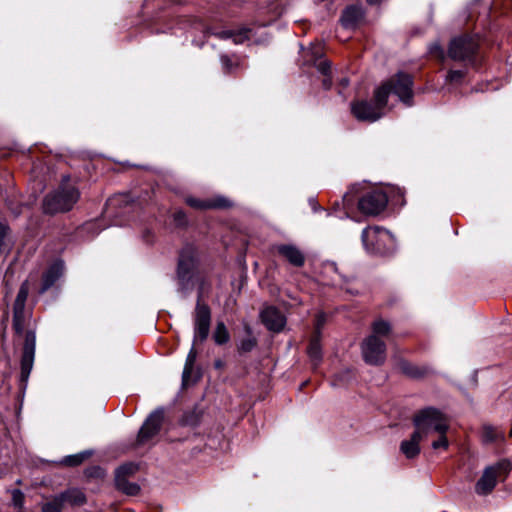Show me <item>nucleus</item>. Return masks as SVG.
<instances>
[{
    "label": "nucleus",
    "mask_w": 512,
    "mask_h": 512,
    "mask_svg": "<svg viewBox=\"0 0 512 512\" xmlns=\"http://www.w3.org/2000/svg\"><path fill=\"white\" fill-rule=\"evenodd\" d=\"M163 418V412L160 410L154 411L148 416L137 436V443L139 445L148 443L158 434Z\"/></svg>",
    "instance_id": "12"
},
{
    "label": "nucleus",
    "mask_w": 512,
    "mask_h": 512,
    "mask_svg": "<svg viewBox=\"0 0 512 512\" xmlns=\"http://www.w3.org/2000/svg\"><path fill=\"white\" fill-rule=\"evenodd\" d=\"M308 355L315 364H317L321 359L320 336L318 333L314 334L311 338L308 346Z\"/></svg>",
    "instance_id": "28"
},
{
    "label": "nucleus",
    "mask_w": 512,
    "mask_h": 512,
    "mask_svg": "<svg viewBox=\"0 0 512 512\" xmlns=\"http://www.w3.org/2000/svg\"><path fill=\"white\" fill-rule=\"evenodd\" d=\"M63 497L60 495L53 497L42 505V512H61L64 507Z\"/></svg>",
    "instance_id": "30"
},
{
    "label": "nucleus",
    "mask_w": 512,
    "mask_h": 512,
    "mask_svg": "<svg viewBox=\"0 0 512 512\" xmlns=\"http://www.w3.org/2000/svg\"><path fill=\"white\" fill-rule=\"evenodd\" d=\"M137 469H138V467L135 464H132V463L125 464V465L120 466L116 470L115 476L121 475L122 477L127 478V476L134 474L137 471Z\"/></svg>",
    "instance_id": "35"
},
{
    "label": "nucleus",
    "mask_w": 512,
    "mask_h": 512,
    "mask_svg": "<svg viewBox=\"0 0 512 512\" xmlns=\"http://www.w3.org/2000/svg\"><path fill=\"white\" fill-rule=\"evenodd\" d=\"M175 216H176V219H177V220H182V219H184V218H185V215H184V213H183V212H178V213H176V215H175Z\"/></svg>",
    "instance_id": "43"
},
{
    "label": "nucleus",
    "mask_w": 512,
    "mask_h": 512,
    "mask_svg": "<svg viewBox=\"0 0 512 512\" xmlns=\"http://www.w3.org/2000/svg\"><path fill=\"white\" fill-rule=\"evenodd\" d=\"M277 252L287 259L294 266H302L304 264V255L302 252L293 245H279L277 246Z\"/></svg>",
    "instance_id": "16"
},
{
    "label": "nucleus",
    "mask_w": 512,
    "mask_h": 512,
    "mask_svg": "<svg viewBox=\"0 0 512 512\" xmlns=\"http://www.w3.org/2000/svg\"><path fill=\"white\" fill-rule=\"evenodd\" d=\"M260 317L266 328L273 332H280L286 324L285 316L273 306L265 307Z\"/></svg>",
    "instance_id": "14"
},
{
    "label": "nucleus",
    "mask_w": 512,
    "mask_h": 512,
    "mask_svg": "<svg viewBox=\"0 0 512 512\" xmlns=\"http://www.w3.org/2000/svg\"><path fill=\"white\" fill-rule=\"evenodd\" d=\"M14 246V238L7 224L0 222V255L9 253Z\"/></svg>",
    "instance_id": "18"
},
{
    "label": "nucleus",
    "mask_w": 512,
    "mask_h": 512,
    "mask_svg": "<svg viewBox=\"0 0 512 512\" xmlns=\"http://www.w3.org/2000/svg\"><path fill=\"white\" fill-rule=\"evenodd\" d=\"M482 439L485 443L499 442L504 439V434L496 427L485 425L482 430Z\"/></svg>",
    "instance_id": "23"
},
{
    "label": "nucleus",
    "mask_w": 512,
    "mask_h": 512,
    "mask_svg": "<svg viewBox=\"0 0 512 512\" xmlns=\"http://www.w3.org/2000/svg\"><path fill=\"white\" fill-rule=\"evenodd\" d=\"M325 322V318H324V315L322 314H319L317 316V321H316V330H315V333L314 334H317L320 336V328L321 326L324 324Z\"/></svg>",
    "instance_id": "41"
},
{
    "label": "nucleus",
    "mask_w": 512,
    "mask_h": 512,
    "mask_svg": "<svg viewBox=\"0 0 512 512\" xmlns=\"http://www.w3.org/2000/svg\"><path fill=\"white\" fill-rule=\"evenodd\" d=\"M79 198L80 192L76 184L71 183L69 176H63L59 187L45 196L43 211L51 215L70 211Z\"/></svg>",
    "instance_id": "1"
},
{
    "label": "nucleus",
    "mask_w": 512,
    "mask_h": 512,
    "mask_svg": "<svg viewBox=\"0 0 512 512\" xmlns=\"http://www.w3.org/2000/svg\"><path fill=\"white\" fill-rule=\"evenodd\" d=\"M414 425L424 437L432 433L447 432L449 428L446 417L434 408H426L418 412L414 416Z\"/></svg>",
    "instance_id": "4"
},
{
    "label": "nucleus",
    "mask_w": 512,
    "mask_h": 512,
    "mask_svg": "<svg viewBox=\"0 0 512 512\" xmlns=\"http://www.w3.org/2000/svg\"><path fill=\"white\" fill-rule=\"evenodd\" d=\"M437 434H438V439L432 442V448L435 450L440 449V448L447 449L449 446V442L446 437V432L437 433Z\"/></svg>",
    "instance_id": "36"
},
{
    "label": "nucleus",
    "mask_w": 512,
    "mask_h": 512,
    "mask_svg": "<svg viewBox=\"0 0 512 512\" xmlns=\"http://www.w3.org/2000/svg\"><path fill=\"white\" fill-rule=\"evenodd\" d=\"M221 63L225 71L228 73L232 72L238 66L236 62H234L226 55L221 56Z\"/></svg>",
    "instance_id": "38"
},
{
    "label": "nucleus",
    "mask_w": 512,
    "mask_h": 512,
    "mask_svg": "<svg viewBox=\"0 0 512 512\" xmlns=\"http://www.w3.org/2000/svg\"><path fill=\"white\" fill-rule=\"evenodd\" d=\"M256 345L255 339L248 338L245 340H242L239 346V350L242 352H249L253 349V347Z\"/></svg>",
    "instance_id": "39"
},
{
    "label": "nucleus",
    "mask_w": 512,
    "mask_h": 512,
    "mask_svg": "<svg viewBox=\"0 0 512 512\" xmlns=\"http://www.w3.org/2000/svg\"><path fill=\"white\" fill-rule=\"evenodd\" d=\"M193 268V259L182 254L178 265V277L184 281L189 278L190 272Z\"/></svg>",
    "instance_id": "26"
},
{
    "label": "nucleus",
    "mask_w": 512,
    "mask_h": 512,
    "mask_svg": "<svg viewBox=\"0 0 512 512\" xmlns=\"http://www.w3.org/2000/svg\"><path fill=\"white\" fill-rule=\"evenodd\" d=\"M213 339L218 345L226 344L230 340V334L223 322H217L213 333Z\"/></svg>",
    "instance_id": "29"
},
{
    "label": "nucleus",
    "mask_w": 512,
    "mask_h": 512,
    "mask_svg": "<svg viewBox=\"0 0 512 512\" xmlns=\"http://www.w3.org/2000/svg\"><path fill=\"white\" fill-rule=\"evenodd\" d=\"M29 294V285L25 281L21 284L13 306V327L16 333L24 331L27 321L30 318L29 312L25 311V304Z\"/></svg>",
    "instance_id": "8"
},
{
    "label": "nucleus",
    "mask_w": 512,
    "mask_h": 512,
    "mask_svg": "<svg viewBox=\"0 0 512 512\" xmlns=\"http://www.w3.org/2000/svg\"><path fill=\"white\" fill-rule=\"evenodd\" d=\"M344 201L345 202H350L351 201L350 195L348 193L344 195Z\"/></svg>",
    "instance_id": "44"
},
{
    "label": "nucleus",
    "mask_w": 512,
    "mask_h": 512,
    "mask_svg": "<svg viewBox=\"0 0 512 512\" xmlns=\"http://www.w3.org/2000/svg\"><path fill=\"white\" fill-rule=\"evenodd\" d=\"M211 324V310L200 298L194 311V343L207 339Z\"/></svg>",
    "instance_id": "9"
},
{
    "label": "nucleus",
    "mask_w": 512,
    "mask_h": 512,
    "mask_svg": "<svg viewBox=\"0 0 512 512\" xmlns=\"http://www.w3.org/2000/svg\"><path fill=\"white\" fill-rule=\"evenodd\" d=\"M317 69L320 73L323 74V76H327L328 74H330V63L327 61H321L317 65Z\"/></svg>",
    "instance_id": "40"
},
{
    "label": "nucleus",
    "mask_w": 512,
    "mask_h": 512,
    "mask_svg": "<svg viewBox=\"0 0 512 512\" xmlns=\"http://www.w3.org/2000/svg\"><path fill=\"white\" fill-rule=\"evenodd\" d=\"M196 357H197V352L194 348H192L187 355L184 369H183L182 382H183L184 386L187 385L190 380V377H191V374L193 371V367H194V364L196 361Z\"/></svg>",
    "instance_id": "25"
},
{
    "label": "nucleus",
    "mask_w": 512,
    "mask_h": 512,
    "mask_svg": "<svg viewBox=\"0 0 512 512\" xmlns=\"http://www.w3.org/2000/svg\"><path fill=\"white\" fill-rule=\"evenodd\" d=\"M64 503H68L73 506H80L86 502L85 495L78 489H70L61 493Z\"/></svg>",
    "instance_id": "21"
},
{
    "label": "nucleus",
    "mask_w": 512,
    "mask_h": 512,
    "mask_svg": "<svg viewBox=\"0 0 512 512\" xmlns=\"http://www.w3.org/2000/svg\"><path fill=\"white\" fill-rule=\"evenodd\" d=\"M251 30L248 28H242L239 30H229L221 33L223 38H232L234 43L241 44L250 38Z\"/></svg>",
    "instance_id": "24"
},
{
    "label": "nucleus",
    "mask_w": 512,
    "mask_h": 512,
    "mask_svg": "<svg viewBox=\"0 0 512 512\" xmlns=\"http://www.w3.org/2000/svg\"><path fill=\"white\" fill-rule=\"evenodd\" d=\"M478 49V42L470 36L453 38L448 46L447 56L457 62H471Z\"/></svg>",
    "instance_id": "5"
},
{
    "label": "nucleus",
    "mask_w": 512,
    "mask_h": 512,
    "mask_svg": "<svg viewBox=\"0 0 512 512\" xmlns=\"http://www.w3.org/2000/svg\"><path fill=\"white\" fill-rule=\"evenodd\" d=\"M389 91L386 86H380L374 92L373 102L358 101L352 104L353 115L361 121L374 122L382 117L387 104Z\"/></svg>",
    "instance_id": "2"
},
{
    "label": "nucleus",
    "mask_w": 512,
    "mask_h": 512,
    "mask_svg": "<svg viewBox=\"0 0 512 512\" xmlns=\"http://www.w3.org/2000/svg\"><path fill=\"white\" fill-rule=\"evenodd\" d=\"M34 355H35V353H33V352L23 351V355H22V359H21V380L23 382H26L29 378V375L33 368Z\"/></svg>",
    "instance_id": "22"
},
{
    "label": "nucleus",
    "mask_w": 512,
    "mask_h": 512,
    "mask_svg": "<svg viewBox=\"0 0 512 512\" xmlns=\"http://www.w3.org/2000/svg\"><path fill=\"white\" fill-rule=\"evenodd\" d=\"M115 484L119 491L123 493L134 496L137 495L140 491V487L137 483L129 482L126 477L115 476Z\"/></svg>",
    "instance_id": "20"
},
{
    "label": "nucleus",
    "mask_w": 512,
    "mask_h": 512,
    "mask_svg": "<svg viewBox=\"0 0 512 512\" xmlns=\"http://www.w3.org/2000/svg\"><path fill=\"white\" fill-rule=\"evenodd\" d=\"M510 470L511 464L508 460H502L496 465L488 467L476 484L477 494L486 495L490 493L495 487L497 479H504Z\"/></svg>",
    "instance_id": "6"
},
{
    "label": "nucleus",
    "mask_w": 512,
    "mask_h": 512,
    "mask_svg": "<svg viewBox=\"0 0 512 512\" xmlns=\"http://www.w3.org/2000/svg\"><path fill=\"white\" fill-rule=\"evenodd\" d=\"M322 82H323L324 88L329 89L332 85V79L330 77V74H328L327 76H324Z\"/></svg>",
    "instance_id": "42"
},
{
    "label": "nucleus",
    "mask_w": 512,
    "mask_h": 512,
    "mask_svg": "<svg viewBox=\"0 0 512 512\" xmlns=\"http://www.w3.org/2000/svg\"><path fill=\"white\" fill-rule=\"evenodd\" d=\"M321 51H322V50H321V47H320V46H317V52H316V53H319V54H320V53H321Z\"/></svg>",
    "instance_id": "46"
},
{
    "label": "nucleus",
    "mask_w": 512,
    "mask_h": 512,
    "mask_svg": "<svg viewBox=\"0 0 512 512\" xmlns=\"http://www.w3.org/2000/svg\"><path fill=\"white\" fill-rule=\"evenodd\" d=\"M30 320H31V318H29V320L27 321V325H26L24 331L21 333H18V334L24 335L25 341H24L23 351L35 353L36 336H35L34 331L28 329V327L30 325Z\"/></svg>",
    "instance_id": "27"
},
{
    "label": "nucleus",
    "mask_w": 512,
    "mask_h": 512,
    "mask_svg": "<svg viewBox=\"0 0 512 512\" xmlns=\"http://www.w3.org/2000/svg\"><path fill=\"white\" fill-rule=\"evenodd\" d=\"M185 203L196 210L225 209L232 206L231 201L223 196H216L210 199L188 196L185 198Z\"/></svg>",
    "instance_id": "13"
},
{
    "label": "nucleus",
    "mask_w": 512,
    "mask_h": 512,
    "mask_svg": "<svg viewBox=\"0 0 512 512\" xmlns=\"http://www.w3.org/2000/svg\"><path fill=\"white\" fill-rule=\"evenodd\" d=\"M89 456V454L87 452H82V453H79V454H75V455H70V456H67L65 457L63 460H62V463L66 466H78L80 465L87 457Z\"/></svg>",
    "instance_id": "32"
},
{
    "label": "nucleus",
    "mask_w": 512,
    "mask_h": 512,
    "mask_svg": "<svg viewBox=\"0 0 512 512\" xmlns=\"http://www.w3.org/2000/svg\"><path fill=\"white\" fill-rule=\"evenodd\" d=\"M429 52L433 57L441 61L446 57L443 48L438 43L432 44L429 48Z\"/></svg>",
    "instance_id": "37"
},
{
    "label": "nucleus",
    "mask_w": 512,
    "mask_h": 512,
    "mask_svg": "<svg viewBox=\"0 0 512 512\" xmlns=\"http://www.w3.org/2000/svg\"><path fill=\"white\" fill-rule=\"evenodd\" d=\"M464 77V70H450L446 75V81L451 84H458L461 83Z\"/></svg>",
    "instance_id": "33"
},
{
    "label": "nucleus",
    "mask_w": 512,
    "mask_h": 512,
    "mask_svg": "<svg viewBox=\"0 0 512 512\" xmlns=\"http://www.w3.org/2000/svg\"><path fill=\"white\" fill-rule=\"evenodd\" d=\"M362 355L366 363L382 365L386 359V345L379 337L370 335L362 343Z\"/></svg>",
    "instance_id": "10"
},
{
    "label": "nucleus",
    "mask_w": 512,
    "mask_h": 512,
    "mask_svg": "<svg viewBox=\"0 0 512 512\" xmlns=\"http://www.w3.org/2000/svg\"><path fill=\"white\" fill-rule=\"evenodd\" d=\"M63 270L61 262L53 263L43 274L41 291L49 289L62 276Z\"/></svg>",
    "instance_id": "17"
},
{
    "label": "nucleus",
    "mask_w": 512,
    "mask_h": 512,
    "mask_svg": "<svg viewBox=\"0 0 512 512\" xmlns=\"http://www.w3.org/2000/svg\"><path fill=\"white\" fill-rule=\"evenodd\" d=\"M362 241L366 250L374 254L384 255L395 248L393 235L388 230L378 226L366 228L362 232Z\"/></svg>",
    "instance_id": "3"
},
{
    "label": "nucleus",
    "mask_w": 512,
    "mask_h": 512,
    "mask_svg": "<svg viewBox=\"0 0 512 512\" xmlns=\"http://www.w3.org/2000/svg\"><path fill=\"white\" fill-rule=\"evenodd\" d=\"M373 334L376 337L378 336H387L389 335L391 331V326L387 321H384L382 319L377 320L372 325Z\"/></svg>",
    "instance_id": "31"
},
{
    "label": "nucleus",
    "mask_w": 512,
    "mask_h": 512,
    "mask_svg": "<svg viewBox=\"0 0 512 512\" xmlns=\"http://www.w3.org/2000/svg\"><path fill=\"white\" fill-rule=\"evenodd\" d=\"M12 503L15 509L18 512H22L23 504H24V494L22 491L15 489L12 491Z\"/></svg>",
    "instance_id": "34"
},
{
    "label": "nucleus",
    "mask_w": 512,
    "mask_h": 512,
    "mask_svg": "<svg viewBox=\"0 0 512 512\" xmlns=\"http://www.w3.org/2000/svg\"><path fill=\"white\" fill-rule=\"evenodd\" d=\"M412 85L413 81L410 75L398 73L381 86H386L389 94L394 93L403 103L411 105L413 98Z\"/></svg>",
    "instance_id": "7"
},
{
    "label": "nucleus",
    "mask_w": 512,
    "mask_h": 512,
    "mask_svg": "<svg viewBox=\"0 0 512 512\" xmlns=\"http://www.w3.org/2000/svg\"><path fill=\"white\" fill-rule=\"evenodd\" d=\"M362 16L363 12L360 7L351 6L343 12L341 22L345 27H353L361 20Z\"/></svg>",
    "instance_id": "19"
},
{
    "label": "nucleus",
    "mask_w": 512,
    "mask_h": 512,
    "mask_svg": "<svg viewBox=\"0 0 512 512\" xmlns=\"http://www.w3.org/2000/svg\"><path fill=\"white\" fill-rule=\"evenodd\" d=\"M425 438L417 429L411 435L410 439L404 440L400 444V451L406 458H415L420 453V441Z\"/></svg>",
    "instance_id": "15"
},
{
    "label": "nucleus",
    "mask_w": 512,
    "mask_h": 512,
    "mask_svg": "<svg viewBox=\"0 0 512 512\" xmlns=\"http://www.w3.org/2000/svg\"><path fill=\"white\" fill-rule=\"evenodd\" d=\"M370 4H379L381 0H367Z\"/></svg>",
    "instance_id": "45"
},
{
    "label": "nucleus",
    "mask_w": 512,
    "mask_h": 512,
    "mask_svg": "<svg viewBox=\"0 0 512 512\" xmlns=\"http://www.w3.org/2000/svg\"><path fill=\"white\" fill-rule=\"evenodd\" d=\"M216 366H217V367H220V366H221L220 362H217V363H216Z\"/></svg>",
    "instance_id": "47"
},
{
    "label": "nucleus",
    "mask_w": 512,
    "mask_h": 512,
    "mask_svg": "<svg viewBox=\"0 0 512 512\" xmlns=\"http://www.w3.org/2000/svg\"><path fill=\"white\" fill-rule=\"evenodd\" d=\"M386 195L381 191H371L362 196L358 202L359 210L366 215H377L386 206Z\"/></svg>",
    "instance_id": "11"
}]
</instances>
